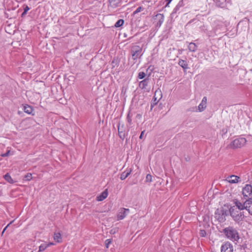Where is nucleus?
Here are the masks:
<instances>
[{
	"label": "nucleus",
	"mask_w": 252,
	"mask_h": 252,
	"mask_svg": "<svg viewBox=\"0 0 252 252\" xmlns=\"http://www.w3.org/2000/svg\"><path fill=\"white\" fill-rule=\"evenodd\" d=\"M229 212L230 216L236 223L239 226H242L245 217L244 212L234 207H231L229 209Z\"/></svg>",
	"instance_id": "nucleus-1"
},
{
	"label": "nucleus",
	"mask_w": 252,
	"mask_h": 252,
	"mask_svg": "<svg viewBox=\"0 0 252 252\" xmlns=\"http://www.w3.org/2000/svg\"><path fill=\"white\" fill-rule=\"evenodd\" d=\"M223 232L226 238L235 242H238L240 238L238 231L233 226H228L223 229Z\"/></svg>",
	"instance_id": "nucleus-2"
},
{
	"label": "nucleus",
	"mask_w": 252,
	"mask_h": 252,
	"mask_svg": "<svg viewBox=\"0 0 252 252\" xmlns=\"http://www.w3.org/2000/svg\"><path fill=\"white\" fill-rule=\"evenodd\" d=\"M143 53L142 48L139 45H133L131 48L130 54L133 60L140 58Z\"/></svg>",
	"instance_id": "nucleus-3"
},
{
	"label": "nucleus",
	"mask_w": 252,
	"mask_h": 252,
	"mask_svg": "<svg viewBox=\"0 0 252 252\" xmlns=\"http://www.w3.org/2000/svg\"><path fill=\"white\" fill-rule=\"evenodd\" d=\"M242 193L246 200H252V186L250 184H246L243 188Z\"/></svg>",
	"instance_id": "nucleus-4"
},
{
	"label": "nucleus",
	"mask_w": 252,
	"mask_h": 252,
	"mask_svg": "<svg viewBox=\"0 0 252 252\" xmlns=\"http://www.w3.org/2000/svg\"><path fill=\"white\" fill-rule=\"evenodd\" d=\"M245 138L240 137L234 140L230 144V147L233 148H238L243 146L246 143Z\"/></svg>",
	"instance_id": "nucleus-5"
},
{
	"label": "nucleus",
	"mask_w": 252,
	"mask_h": 252,
	"mask_svg": "<svg viewBox=\"0 0 252 252\" xmlns=\"http://www.w3.org/2000/svg\"><path fill=\"white\" fill-rule=\"evenodd\" d=\"M155 23L156 27L159 28L162 24L164 17L163 14H157L155 17Z\"/></svg>",
	"instance_id": "nucleus-6"
},
{
	"label": "nucleus",
	"mask_w": 252,
	"mask_h": 252,
	"mask_svg": "<svg viewBox=\"0 0 252 252\" xmlns=\"http://www.w3.org/2000/svg\"><path fill=\"white\" fill-rule=\"evenodd\" d=\"M129 213V210L126 208H121L118 212L117 215V219L118 220L124 219Z\"/></svg>",
	"instance_id": "nucleus-7"
},
{
	"label": "nucleus",
	"mask_w": 252,
	"mask_h": 252,
	"mask_svg": "<svg viewBox=\"0 0 252 252\" xmlns=\"http://www.w3.org/2000/svg\"><path fill=\"white\" fill-rule=\"evenodd\" d=\"M233 247L230 243L227 242L221 247V252H233Z\"/></svg>",
	"instance_id": "nucleus-8"
},
{
	"label": "nucleus",
	"mask_w": 252,
	"mask_h": 252,
	"mask_svg": "<svg viewBox=\"0 0 252 252\" xmlns=\"http://www.w3.org/2000/svg\"><path fill=\"white\" fill-rule=\"evenodd\" d=\"M247 203V200H246L243 203H242L240 201L236 200L234 201L235 205L232 207L236 208L237 209L242 211V210L245 209Z\"/></svg>",
	"instance_id": "nucleus-9"
},
{
	"label": "nucleus",
	"mask_w": 252,
	"mask_h": 252,
	"mask_svg": "<svg viewBox=\"0 0 252 252\" xmlns=\"http://www.w3.org/2000/svg\"><path fill=\"white\" fill-rule=\"evenodd\" d=\"M161 98V93L160 91L157 90L155 93V95L153 97L152 106L153 105H156L159 99Z\"/></svg>",
	"instance_id": "nucleus-10"
},
{
	"label": "nucleus",
	"mask_w": 252,
	"mask_h": 252,
	"mask_svg": "<svg viewBox=\"0 0 252 252\" xmlns=\"http://www.w3.org/2000/svg\"><path fill=\"white\" fill-rule=\"evenodd\" d=\"M240 178L236 175H231L228 176L226 181L231 184L237 183L239 182Z\"/></svg>",
	"instance_id": "nucleus-11"
},
{
	"label": "nucleus",
	"mask_w": 252,
	"mask_h": 252,
	"mask_svg": "<svg viewBox=\"0 0 252 252\" xmlns=\"http://www.w3.org/2000/svg\"><path fill=\"white\" fill-rule=\"evenodd\" d=\"M206 104H207V97L206 96H204L201 103L198 105V110L199 112L203 111L204 109L206 107Z\"/></svg>",
	"instance_id": "nucleus-12"
},
{
	"label": "nucleus",
	"mask_w": 252,
	"mask_h": 252,
	"mask_svg": "<svg viewBox=\"0 0 252 252\" xmlns=\"http://www.w3.org/2000/svg\"><path fill=\"white\" fill-rule=\"evenodd\" d=\"M149 82V78H147L142 81H140L139 84V86L141 89H145L148 85Z\"/></svg>",
	"instance_id": "nucleus-13"
},
{
	"label": "nucleus",
	"mask_w": 252,
	"mask_h": 252,
	"mask_svg": "<svg viewBox=\"0 0 252 252\" xmlns=\"http://www.w3.org/2000/svg\"><path fill=\"white\" fill-rule=\"evenodd\" d=\"M108 196L107 190L106 189L102 192L100 195L97 196L96 200L98 201H101L105 199Z\"/></svg>",
	"instance_id": "nucleus-14"
},
{
	"label": "nucleus",
	"mask_w": 252,
	"mask_h": 252,
	"mask_svg": "<svg viewBox=\"0 0 252 252\" xmlns=\"http://www.w3.org/2000/svg\"><path fill=\"white\" fill-rule=\"evenodd\" d=\"M131 172V170L130 169H126L121 174L120 179L122 180L126 179L130 174Z\"/></svg>",
	"instance_id": "nucleus-15"
},
{
	"label": "nucleus",
	"mask_w": 252,
	"mask_h": 252,
	"mask_svg": "<svg viewBox=\"0 0 252 252\" xmlns=\"http://www.w3.org/2000/svg\"><path fill=\"white\" fill-rule=\"evenodd\" d=\"M247 203L245 210L248 211L249 213L252 216V200H247Z\"/></svg>",
	"instance_id": "nucleus-16"
},
{
	"label": "nucleus",
	"mask_w": 252,
	"mask_h": 252,
	"mask_svg": "<svg viewBox=\"0 0 252 252\" xmlns=\"http://www.w3.org/2000/svg\"><path fill=\"white\" fill-rule=\"evenodd\" d=\"M179 65L181 66L184 69H187L189 68L188 64L186 61L183 60H179L178 62Z\"/></svg>",
	"instance_id": "nucleus-17"
},
{
	"label": "nucleus",
	"mask_w": 252,
	"mask_h": 252,
	"mask_svg": "<svg viewBox=\"0 0 252 252\" xmlns=\"http://www.w3.org/2000/svg\"><path fill=\"white\" fill-rule=\"evenodd\" d=\"M54 240L57 243L62 242V238L60 233L55 232L54 234Z\"/></svg>",
	"instance_id": "nucleus-18"
},
{
	"label": "nucleus",
	"mask_w": 252,
	"mask_h": 252,
	"mask_svg": "<svg viewBox=\"0 0 252 252\" xmlns=\"http://www.w3.org/2000/svg\"><path fill=\"white\" fill-rule=\"evenodd\" d=\"M188 49L190 52H195L197 50V46L194 43L190 42L188 45Z\"/></svg>",
	"instance_id": "nucleus-19"
},
{
	"label": "nucleus",
	"mask_w": 252,
	"mask_h": 252,
	"mask_svg": "<svg viewBox=\"0 0 252 252\" xmlns=\"http://www.w3.org/2000/svg\"><path fill=\"white\" fill-rule=\"evenodd\" d=\"M24 111L28 114H32L33 111V108L31 106L27 104L24 106Z\"/></svg>",
	"instance_id": "nucleus-20"
},
{
	"label": "nucleus",
	"mask_w": 252,
	"mask_h": 252,
	"mask_svg": "<svg viewBox=\"0 0 252 252\" xmlns=\"http://www.w3.org/2000/svg\"><path fill=\"white\" fill-rule=\"evenodd\" d=\"M181 7V5L180 4V2L177 4V5L175 6V7L173 10L171 15H174V14H176L178 11L179 10L180 7Z\"/></svg>",
	"instance_id": "nucleus-21"
},
{
	"label": "nucleus",
	"mask_w": 252,
	"mask_h": 252,
	"mask_svg": "<svg viewBox=\"0 0 252 252\" xmlns=\"http://www.w3.org/2000/svg\"><path fill=\"white\" fill-rule=\"evenodd\" d=\"M48 247L46 245V243L41 244L39 247V250L38 252H42L44 251Z\"/></svg>",
	"instance_id": "nucleus-22"
},
{
	"label": "nucleus",
	"mask_w": 252,
	"mask_h": 252,
	"mask_svg": "<svg viewBox=\"0 0 252 252\" xmlns=\"http://www.w3.org/2000/svg\"><path fill=\"white\" fill-rule=\"evenodd\" d=\"M124 20L120 19L115 24V27L116 28L120 27L121 26H122L124 24Z\"/></svg>",
	"instance_id": "nucleus-23"
},
{
	"label": "nucleus",
	"mask_w": 252,
	"mask_h": 252,
	"mask_svg": "<svg viewBox=\"0 0 252 252\" xmlns=\"http://www.w3.org/2000/svg\"><path fill=\"white\" fill-rule=\"evenodd\" d=\"M4 178L5 180L8 182L9 183H12L13 181L12 179L11 178L10 175L8 173L4 175Z\"/></svg>",
	"instance_id": "nucleus-24"
},
{
	"label": "nucleus",
	"mask_w": 252,
	"mask_h": 252,
	"mask_svg": "<svg viewBox=\"0 0 252 252\" xmlns=\"http://www.w3.org/2000/svg\"><path fill=\"white\" fill-rule=\"evenodd\" d=\"M144 9V8L142 6H139L137 9L133 12V15H135L139 12H141Z\"/></svg>",
	"instance_id": "nucleus-25"
},
{
	"label": "nucleus",
	"mask_w": 252,
	"mask_h": 252,
	"mask_svg": "<svg viewBox=\"0 0 252 252\" xmlns=\"http://www.w3.org/2000/svg\"><path fill=\"white\" fill-rule=\"evenodd\" d=\"M146 74L144 72L141 71L139 72L138 78L140 79H142L146 76Z\"/></svg>",
	"instance_id": "nucleus-26"
},
{
	"label": "nucleus",
	"mask_w": 252,
	"mask_h": 252,
	"mask_svg": "<svg viewBox=\"0 0 252 252\" xmlns=\"http://www.w3.org/2000/svg\"><path fill=\"white\" fill-rule=\"evenodd\" d=\"M29 10V7L28 5L25 6L24 9V11L22 14V17H23L25 15H26Z\"/></svg>",
	"instance_id": "nucleus-27"
},
{
	"label": "nucleus",
	"mask_w": 252,
	"mask_h": 252,
	"mask_svg": "<svg viewBox=\"0 0 252 252\" xmlns=\"http://www.w3.org/2000/svg\"><path fill=\"white\" fill-rule=\"evenodd\" d=\"M145 181L146 182H151L152 181V176L151 174H147L146 177Z\"/></svg>",
	"instance_id": "nucleus-28"
},
{
	"label": "nucleus",
	"mask_w": 252,
	"mask_h": 252,
	"mask_svg": "<svg viewBox=\"0 0 252 252\" xmlns=\"http://www.w3.org/2000/svg\"><path fill=\"white\" fill-rule=\"evenodd\" d=\"M32 178V175L31 173H28L25 177V179L27 181H30Z\"/></svg>",
	"instance_id": "nucleus-29"
},
{
	"label": "nucleus",
	"mask_w": 252,
	"mask_h": 252,
	"mask_svg": "<svg viewBox=\"0 0 252 252\" xmlns=\"http://www.w3.org/2000/svg\"><path fill=\"white\" fill-rule=\"evenodd\" d=\"M199 235L201 237H205L206 235V232L204 230H200Z\"/></svg>",
	"instance_id": "nucleus-30"
},
{
	"label": "nucleus",
	"mask_w": 252,
	"mask_h": 252,
	"mask_svg": "<svg viewBox=\"0 0 252 252\" xmlns=\"http://www.w3.org/2000/svg\"><path fill=\"white\" fill-rule=\"evenodd\" d=\"M200 28L202 31H203V32H206L208 34H209V33L207 32V29L205 25L201 26L200 27Z\"/></svg>",
	"instance_id": "nucleus-31"
},
{
	"label": "nucleus",
	"mask_w": 252,
	"mask_h": 252,
	"mask_svg": "<svg viewBox=\"0 0 252 252\" xmlns=\"http://www.w3.org/2000/svg\"><path fill=\"white\" fill-rule=\"evenodd\" d=\"M127 120L128 123L129 124H131V123H132V119H131V118L130 117L129 114H128V115L127 116Z\"/></svg>",
	"instance_id": "nucleus-32"
},
{
	"label": "nucleus",
	"mask_w": 252,
	"mask_h": 252,
	"mask_svg": "<svg viewBox=\"0 0 252 252\" xmlns=\"http://www.w3.org/2000/svg\"><path fill=\"white\" fill-rule=\"evenodd\" d=\"M105 242L106 248H108L109 245L111 243V241L110 239H107Z\"/></svg>",
	"instance_id": "nucleus-33"
},
{
	"label": "nucleus",
	"mask_w": 252,
	"mask_h": 252,
	"mask_svg": "<svg viewBox=\"0 0 252 252\" xmlns=\"http://www.w3.org/2000/svg\"><path fill=\"white\" fill-rule=\"evenodd\" d=\"M173 0H166L165 1H166V5H165V7H169V4L170 3V2L172 1Z\"/></svg>",
	"instance_id": "nucleus-34"
},
{
	"label": "nucleus",
	"mask_w": 252,
	"mask_h": 252,
	"mask_svg": "<svg viewBox=\"0 0 252 252\" xmlns=\"http://www.w3.org/2000/svg\"><path fill=\"white\" fill-rule=\"evenodd\" d=\"M9 153H10V151H7L5 154H2L1 156L3 157H7L9 155Z\"/></svg>",
	"instance_id": "nucleus-35"
},
{
	"label": "nucleus",
	"mask_w": 252,
	"mask_h": 252,
	"mask_svg": "<svg viewBox=\"0 0 252 252\" xmlns=\"http://www.w3.org/2000/svg\"><path fill=\"white\" fill-rule=\"evenodd\" d=\"M54 245H55L54 243H53L52 242H50V243H49L48 244H46V245H47L48 248L49 247L51 246Z\"/></svg>",
	"instance_id": "nucleus-36"
},
{
	"label": "nucleus",
	"mask_w": 252,
	"mask_h": 252,
	"mask_svg": "<svg viewBox=\"0 0 252 252\" xmlns=\"http://www.w3.org/2000/svg\"><path fill=\"white\" fill-rule=\"evenodd\" d=\"M144 132H145V130H143V131H142L141 132V134H140V136H139V138H140V139H142V138H143V134H144Z\"/></svg>",
	"instance_id": "nucleus-37"
},
{
	"label": "nucleus",
	"mask_w": 252,
	"mask_h": 252,
	"mask_svg": "<svg viewBox=\"0 0 252 252\" xmlns=\"http://www.w3.org/2000/svg\"><path fill=\"white\" fill-rule=\"evenodd\" d=\"M12 221H11L4 229L3 232L5 231V230L6 229V228L10 224H11Z\"/></svg>",
	"instance_id": "nucleus-38"
}]
</instances>
